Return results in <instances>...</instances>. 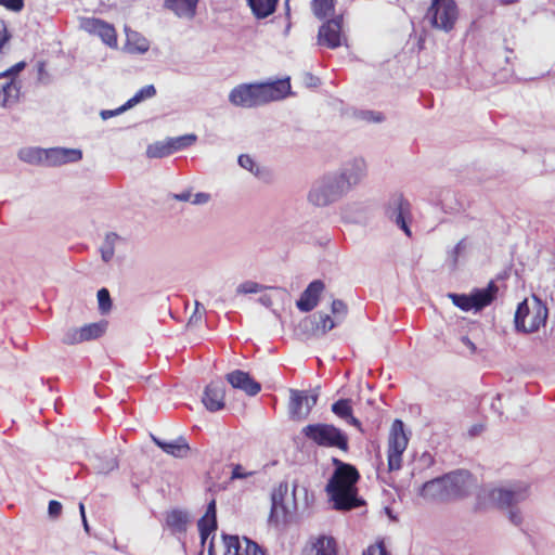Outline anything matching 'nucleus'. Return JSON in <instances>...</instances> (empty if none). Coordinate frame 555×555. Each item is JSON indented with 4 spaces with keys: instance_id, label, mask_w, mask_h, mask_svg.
Returning <instances> with one entry per match:
<instances>
[{
    "instance_id": "nucleus-23",
    "label": "nucleus",
    "mask_w": 555,
    "mask_h": 555,
    "mask_svg": "<svg viewBox=\"0 0 555 555\" xmlns=\"http://www.w3.org/2000/svg\"><path fill=\"white\" fill-rule=\"evenodd\" d=\"M151 438L158 448L173 457H185L190 451V446L183 436H180L172 441H165L154 435H151Z\"/></svg>"
},
{
    "instance_id": "nucleus-13",
    "label": "nucleus",
    "mask_w": 555,
    "mask_h": 555,
    "mask_svg": "<svg viewBox=\"0 0 555 555\" xmlns=\"http://www.w3.org/2000/svg\"><path fill=\"white\" fill-rule=\"evenodd\" d=\"M225 553L223 555H264L259 545L244 537L243 541L238 535L222 534ZM208 555H216L212 542L208 547Z\"/></svg>"
},
{
    "instance_id": "nucleus-8",
    "label": "nucleus",
    "mask_w": 555,
    "mask_h": 555,
    "mask_svg": "<svg viewBox=\"0 0 555 555\" xmlns=\"http://www.w3.org/2000/svg\"><path fill=\"white\" fill-rule=\"evenodd\" d=\"M442 476L449 502L467 496L476 486V479L467 469H455Z\"/></svg>"
},
{
    "instance_id": "nucleus-49",
    "label": "nucleus",
    "mask_w": 555,
    "mask_h": 555,
    "mask_svg": "<svg viewBox=\"0 0 555 555\" xmlns=\"http://www.w3.org/2000/svg\"><path fill=\"white\" fill-rule=\"evenodd\" d=\"M361 116L364 120L372 122H382L385 119L382 113L374 111H363Z\"/></svg>"
},
{
    "instance_id": "nucleus-15",
    "label": "nucleus",
    "mask_w": 555,
    "mask_h": 555,
    "mask_svg": "<svg viewBox=\"0 0 555 555\" xmlns=\"http://www.w3.org/2000/svg\"><path fill=\"white\" fill-rule=\"evenodd\" d=\"M343 16H336L323 23L318 33V43L330 49L341 46Z\"/></svg>"
},
{
    "instance_id": "nucleus-19",
    "label": "nucleus",
    "mask_w": 555,
    "mask_h": 555,
    "mask_svg": "<svg viewBox=\"0 0 555 555\" xmlns=\"http://www.w3.org/2000/svg\"><path fill=\"white\" fill-rule=\"evenodd\" d=\"M227 380L235 388L243 390L248 396H256L261 390V385L255 380L249 373L242 370H234L227 374Z\"/></svg>"
},
{
    "instance_id": "nucleus-25",
    "label": "nucleus",
    "mask_w": 555,
    "mask_h": 555,
    "mask_svg": "<svg viewBox=\"0 0 555 555\" xmlns=\"http://www.w3.org/2000/svg\"><path fill=\"white\" fill-rule=\"evenodd\" d=\"M251 13L257 20H263L272 15L278 7L279 0H246Z\"/></svg>"
},
{
    "instance_id": "nucleus-16",
    "label": "nucleus",
    "mask_w": 555,
    "mask_h": 555,
    "mask_svg": "<svg viewBox=\"0 0 555 555\" xmlns=\"http://www.w3.org/2000/svg\"><path fill=\"white\" fill-rule=\"evenodd\" d=\"M82 159V151L79 149L51 147L44 149V165L49 167L77 163Z\"/></svg>"
},
{
    "instance_id": "nucleus-30",
    "label": "nucleus",
    "mask_w": 555,
    "mask_h": 555,
    "mask_svg": "<svg viewBox=\"0 0 555 555\" xmlns=\"http://www.w3.org/2000/svg\"><path fill=\"white\" fill-rule=\"evenodd\" d=\"M120 240V236L115 232H109L105 235L104 242L100 247L101 258L104 262H109L115 254V244Z\"/></svg>"
},
{
    "instance_id": "nucleus-32",
    "label": "nucleus",
    "mask_w": 555,
    "mask_h": 555,
    "mask_svg": "<svg viewBox=\"0 0 555 555\" xmlns=\"http://www.w3.org/2000/svg\"><path fill=\"white\" fill-rule=\"evenodd\" d=\"M334 7L335 0H313L311 2V10L319 20H324L334 11Z\"/></svg>"
},
{
    "instance_id": "nucleus-53",
    "label": "nucleus",
    "mask_w": 555,
    "mask_h": 555,
    "mask_svg": "<svg viewBox=\"0 0 555 555\" xmlns=\"http://www.w3.org/2000/svg\"><path fill=\"white\" fill-rule=\"evenodd\" d=\"M202 518L217 520V504L216 500H211L206 508V513Z\"/></svg>"
},
{
    "instance_id": "nucleus-58",
    "label": "nucleus",
    "mask_w": 555,
    "mask_h": 555,
    "mask_svg": "<svg viewBox=\"0 0 555 555\" xmlns=\"http://www.w3.org/2000/svg\"><path fill=\"white\" fill-rule=\"evenodd\" d=\"M172 197L179 202H189L192 201V193L190 190H186L181 193L173 194Z\"/></svg>"
},
{
    "instance_id": "nucleus-37",
    "label": "nucleus",
    "mask_w": 555,
    "mask_h": 555,
    "mask_svg": "<svg viewBox=\"0 0 555 555\" xmlns=\"http://www.w3.org/2000/svg\"><path fill=\"white\" fill-rule=\"evenodd\" d=\"M196 139L197 137L195 134H185L177 138H169L168 141L170 147L172 149V153H175L191 146L196 141Z\"/></svg>"
},
{
    "instance_id": "nucleus-39",
    "label": "nucleus",
    "mask_w": 555,
    "mask_h": 555,
    "mask_svg": "<svg viewBox=\"0 0 555 555\" xmlns=\"http://www.w3.org/2000/svg\"><path fill=\"white\" fill-rule=\"evenodd\" d=\"M96 461L98 463L94 465V467L100 474H108L118 467V462L114 456L98 457Z\"/></svg>"
},
{
    "instance_id": "nucleus-64",
    "label": "nucleus",
    "mask_w": 555,
    "mask_h": 555,
    "mask_svg": "<svg viewBox=\"0 0 555 555\" xmlns=\"http://www.w3.org/2000/svg\"><path fill=\"white\" fill-rule=\"evenodd\" d=\"M481 429L482 426L475 425L470 428L469 434L470 436H476Z\"/></svg>"
},
{
    "instance_id": "nucleus-54",
    "label": "nucleus",
    "mask_w": 555,
    "mask_h": 555,
    "mask_svg": "<svg viewBox=\"0 0 555 555\" xmlns=\"http://www.w3.org/2000/svg\"><path fill=\"white\" fill-rule=\"evenodd\" d=\"M508 519L515 526H520L522 524V516L519 509L511 508L508 512Z\"/></svg>"
},
{
    "instance_id": "nucleus-9",
    "label": "nucleus",
    "mask_w": 555,
    "mask_h": 555,
    "mask_svg": "<svg viewBox=\"0 0 555 555\" xmlns=\"http://www.w3.org/2000/svg\"><path fill=\"white\" fill-rule=\"evenodd\" d=\"M426 17L433 28L451 31L457 20V7L454 0H441L436 8L433 9V2L427 10Z\"/></svg>"
},
{
    "instance_id": "nucleus-35",
    "label": "nucleus",
    "mask_w": 555,
    "mask_h": 555,
    "mask_svg": "<svg viewBox=\"0 0 555 555\" xmlns=\"http://www.w3.org/2000/svg\"><path fill=\"white\" fill-rule=\"evenodd\" d=\"M156 95V88L154 85H146L140 90L135 92V94L130 98L127 103L132 108L134 105L139 104L140 102L151 99Z\"/></svg>"
},
{
    "instance_id": "nucleus-34",
    "label": "nucleus",
    "mask_w": 555,
    "mask_h": 555,
    "mask_svg": "<svg viewBox=\"0 0 555 555\" xmlns=\"http://www.w3.org/2000/svg\"><path fill=\"white\" fill-rule=\"evenodd\" d=\"M315 555H337L336 542L333 538H320L314 544Z\"/></svg>"
},
{
    "instance_id": "nucleus-57",
    "label": "nucleus",
    "mask_w": 555,
    "mask_h": 555,
    "mask_svg": "<svg viewBox=\"0 0 555 555\" xmlns=\"http://www.w3.org/2000/svg\"><path fill=\"white\" fill-rule=\"evenodd\" d=\"M501 400H502V395H496V397L493 399L492 403H491V409L498 413L499 416H502L503 415V411H502V403H501Z\"/></svg>"
},
{
    "instance_id": "nucleus-38",
    "label": "nucleus",
    "mask_w": 555,
    "mask_h": 555,
    "mask_svg": "<svg viewBox=\"0 0 555 555\" xmlns=\"http://www.w3.org/2000/svg\"><path fill=\"white\" fill-rule=\"evenodd\" d=\"M449 297L451 298L453 305L457 308H460L463 311H470L474 310V305L472 300V295L466 294H449Z\"/></svg>"
},
{
    "instance_id": "nucleus-24",
    "label": "nucleus",
    "mask_w": 555,
    "mask_h": 555,
    "mask_svg": "<svg viewBox=\"0 0 555 555\" xmlns=\"http://www.w3.org/2000/svg\"><path fill=\"white\" fill-rule=\"evenodd\" d=\"M199 0H164V8L172 11L178 17L193 18Z\"/></svg>"
},
{
    "instance_id": "nucleus-28",
    "label": "nucleus",
    "mask_w": 555,
    "mask_h": 555,
    "mask_svg": "<svg viewBox=\"0 0 555 555\" xmlns=\"http://www.w3.org/2000/svg\"><path fill=\"white\" fill-rule=\"evenodd\" d=\"M106 328V321L86 324L80 327V337H82L83 341L98 339L105 333Z\"/></svg>"
},
{
    "instance_id": "nucleus-21",
    "label": "nucleus",
    "mask_w": 555,
    "mask_h": 555,
    "mask_svg": "<svg viewBox=\"0 0 555 555\" xmlns=\"http://www.w3.org/2000/svg\"><path fill=\"white\" fill-rule=\"evenodd\" d=\"M338 325L337 321L330 314L317 311L304 320V326L310 328L314 335H325Z\"/></svg>"
},
{
    "instance_id": "nucleus-44",
    "label": "nucleus",
    "mask_w": 555,
    "mask_h": 555,
    "mask_svg": "<svg viewBox=\"0 0 555 555\" xmlns=\"http://www.w3.org/2000/svg\"><path fill=\"white\" fill-rule=\"evenodd\" d=\"M466 237L462 238L454 248L450 251L449 258L451 260V264L453 268L457 266L459 257L462 254V251L466 248Z\"/></svg>"
},
{
    "instance_id": "nucleus-22",
    "label": "nucleus",
    "mask_w": 555,
    "mask_h": 555,
    "mask_svg": "<svg viewBox=\"0 0 555 555\" xmlns=\"http://www.w3.org/2000/svg\"><path fill=\"white\" fill-rule=\"evenodd\" d=\"M499 287L494 281H490L487 287L474 288L470 292L474 305V311H481L487 306L491 305L498 296Z\"/></svg>"
},
{
    "instance_id": "nucleus-42",
    "label": "nucleus",
    "mask_w": 555,
    "mask_h": 555,
    "mask_svg": "<svg viewBox=\"0 0 555 555\" xmlns=\"http://www.w3.org/2000/svg\"><path fill=\"white\" fill-rule=\"evenodd\" d=\"M263 288L264 287L257 282L245 281L236 287V294L237 295L256 294V293L261 292Z\"/></svg>"
},
{
    "instance_id": "nucleus-52",
    "label": "nucleus",
    "mask_w": 555,
    "mask_h": 555,
    "mask_svg": "<svg viewBox=\"0 0 555 555\" xmlns=\"http://www.w3.org/2000/svg\"><path fill=\"white\" fill-rule=\"evenodd\" d=\"M210 194L205 192H198L194 196L192 195V204L194 205H204L210 201Z\"/></svg>"
},
{
    "instance_id": "nucleus-6",
    "label": "nucleus",
    "mask_w": 555,
    "mask_h": 555,
    "mask_svg": "<svg viewBox=\"0 0 555 555\" xmlns=\"http://www.w3.org/2000/svg\"><path fill=\"white\" fill-rule=\"evenodd\" d=\"M385 215L392 221L404 234L411 237L410 221L412 219L411 204L402 193L391 194L385 205Z\"/></svg>"
},
{
    "instance_id": "nucleus-43",
    "label": "nucleus",
    "mask_w": 555,
    "mask_h": 555,
    "mask_svg": "<svg viewBox=\"0 0 555 555\" xmlns=\"http://www.w3.org/2000/svg\"><path fill=\"white\" fill-rule=\"evenodd\" d=\"M63 344L65 345H76L82 343V337H80V328H72L67 331L63 338Z\"/></svg>"
},
{
    "instance_id": "nucleus-5",
    "label": "nucleus",
    "mask_w": 555,
    "mask_h": 555,
    "mask_svg": "<svg viewBox=\"0 0 555 555\" xmlns=\"http://www.w3.org/2000/svg\"><path fill=\"white\" fill-rule=\"evenodd\" d=\"M301 434L319 447L349 450L348 435L333 424L315 423L305 426Z\"/></svg>"
},
{
    "instance_id": "nucleus-17",
    "label": "nucleus",
    "mask_w": 555,
    "mask_h": 555,
    "mask_svg": "<svg viewBox=\"0 0 555 555\" xmlns=\"http://www.w3.org/2000/svg\"><path fill=\"white\" fill-rule=\"evenodd\" d=\"M225 386L222 380L210 382L202 398L205 408L210 412H217L224 408Z\"/></svg>"
},
{
    "instance_id": "nucleus-1",
    "label": "nucleus",
    "mask_w": 555,
    "mask_h": 555,
    "mask_svg": "<svg viewBox=\"0 0 555 555\" xmlns=\"http://www.w3.org/2000/svg\"><path fill=\"white\" fill-rule=\"evenodd\" d=\"M366 175L362 158L345 163L338 171L328 172L315 181L308 194V201L317 207H326L343 198Z\"/></svg>"
},
{
    "instance_id": "nucleus-11",
    "label": "nucleus",
    "mask_w": 555,
    "mask_h": 555,
    "mask_svg": "<svg viewBox=\"0 0 555 555\" xmlns=\"http://www.w3.org/2000/svg\"><path fill=\"white\" fill-rule=\"evenodd\" d=\"M288 493V483L282 481L271 492V508L268 518L270 525L278 526L280 522H287L292 514L289 507L285 504V498Z\"/></svg>"
},
{
    "instance_id": "nucleus-7",
    "label": "nucleus",
    "mask_w": 555,
    "mask_h": 555,
    "mask_svg": "<svg viewBox=\"0 0 555 555\" xmlns=\"http://www.w3.org/2000/svg\"><path fill=\"white\" fill-rule=\"evenodd\" d=\"M409 439L404 430V423L396 418L391 425L388 439V470H399L402 465V454L408 447Z\"/></svg>"
},
{
    "instance_id": "nucleus-47",
    "label": "nucleus",
    "mask_w": 555,
    "mask_h": 555,
    "mask_svg": "<svg viewBox=\"0 0 555 555\" xmlns=\"http://www.w3.org/2000/svg\"><path fill=\"white\" fill-rule=\"evenodd\" d=\"M0 90L4 91L8 101L13 96H17L20 93V87H17L13 80L3 85Z\"/></svg>"
},
{
    "instance_id": "nucleus-18",
    "label": "nucleus",
    "mask_w": 555,
    "mask_h": 555,
    "mask_svg": "<svg viewBox=\"0 0 555 555\" xmlns=\"http://www.w3.org/2000/svg\"><path fill=\"white\" fill-rule=\"evenodd\" d=\"M325 288L322 280H313L308 284L306 289L301 293L299 299L296 301V307L301 312L312 311L319 304L320 296Z\"/></svg>"
},
{
    "instance_id": "nucleus-55",
    "label": "nucleus",
    "mask_w": 555,
    "mask_h": 555,
    "mask_svg": "<svg viewBox=\"0 0 555 555\" xmlns=\"http://www.w3.org/2000/svg\"><path fill=\"white\" fill-rule=\"evenodd\" d=\"M363 555H389L386 547L383 544H378L377 547L370 546L363 552Z\"/></svg>"
},
{
    "instance_id": "nucleus-61",
    "label": "nucleus",
    "mask_w": 555,
    "mask_h": 555,
    "mask_svg": "<svg viewBox=\"0 0 555 555\" xmlns=\"http://www.w3.org/2000/svg\"><path fill=\"white\" fill-rule=\"evenodd\" d=\"M9 38L10 36L8 35L5 25L0 23V49L4 46Z\"/></svg>"
},
{
    "instance_id": "nucleus-56",
    "label": "nucleus",
    "mask_w": 555,
    "mask_h": 555,
    "mask_svg": "<svg viewBox=\"0 0 555 555\" xmlns=\"http://www.w3.org/2000/svg\"><path fill=\"white\" fill-rule=\"evenodd\" d=\"M305 83L308 86V87H319L321 85V80L319 77L312 75L311 73H306L305 74Z\"/></svg>"
},
{
    "instance_id": "nucleus-63",
    "label": "nucleus",
    "mask_w": 555,
    "mask_h": 555,
    "mask_svg": "<svg viewBox=\"0 0 555 555\" xmlns=\"http://www.w3.org/2000/svg\"><path fill=\"white\" fill-rule=\"evenodd\" d=\"M348 424L357 427L358 429L362 430L361 429V422L353 416V414L351 413V417H348V420H345Z\"/></svg>"
},
{
    "instance_id": "nucleus-20",
    "label": "nucleus",
    "mask_w": 555,
    "mask_h": 555,
    "mask_svg": "<svg viewBox=\"0 0 555 555\" xmlns=\"http://www.w3.org/2000/svg\"><path fill=\"white\" fill-rule=\"evenodd\" d=\"M418 494L428 501L449 502L443 476L424 482L420 488Z\"/></svg>"
},
{
    "instance_id": "nucleus-31",
    "label": "nucleus",
    "mask_w": 555,
    "mask_h": 555,
    "mask_svg": "<svg viewBox=\"0 0 555 555\" xmlns=\"http://www.w3.org/2000/svg\"><path fill=\"white\" fill-rule=\"evenodd\" d=\"M173 154L169 141H158L150 144L146 149V156L149 158H163Z\"/></svg>"
},
{
    "instance_id": "nucleus-2",
    "label": "nucleus",
    "mask_w": 555,
    "mask_h": 555,
    "mask_svg": "<svg viewBox=\"0 0 555 555\" xmlns=\"http://www.w3.org/2000/svg\"><path fill=\"white\" fill-rule=\"evenodd\" d=\"M332 464L334 472L325 486V492L333 503V508L348 512L364 505L365 501L358 495L357 483L360 474L357 467L337 457H332Z\"/></svg>"
},
{
    "instance_id": "nucleus-48",
    "label": "nucleus",
    "mask_w": 555,
    "mask_h": 555,
    "mask_svg": "<svg viewBox=\"0 0 555 555\" xmlns=\"http://www.w3.org/2000/svg\"><path fill=\"white\" fill-rule=\"evenodd\" d=\"M237 162L242 168H244L250 172H253L254 168L256 167L254 159L247 154L240 155Z\"/></svg>"
},
{
    "instance_id": "nucleus-29",
    "label": "nucleus",
    "mask_w": 555,
    "mask_h": 555,
    "mask_svg": "<svg viewBox=\"0 0 555 555\" xmlns=\"http://www.w3.org/2000/svg\"><path fill=\"white\" fill-rule=\"evenodd\" d=\"M18 158L30 165H44V149L24 147L18 151Z\"/></svg>"
},
{
    "instance_id": "nucleus-12",
    "label": "nucleus",
    "mask_w": 555,
    "mask_h": 555,
    "mask_svg": "<svg viewBox=\"0 0 555 555\" xmlns=\"http://www.w3.org/2000/svg\"><path fill=\"white\" fill-rule=\"evenodd\" d=\"M288 413L291 418H306L318 402V393H309L307 390L289 389Z\"/></svg>"
},
{
    "instance_id": "nucleus-60",
    "label": "nucleus",
    "mask_w": 555,
    "mask_h": 555,
    "mask_svg": "<svg viewBox=\"0 0 555 555\" xmlns=\"http://www.w3.org/2000/svg\"><path fill=\"white\" fill-rule=\"evenodd\" d=\"M26 67V62L25 61H21L18 63H16L15 65L11 66L9 68V72L12 73L13 77H15L16 75H18L24 68Z\"/></svg>"
},
{
    "instance_id": "nucleus-59",
    "label": "nucleus",
    "mask_w": 555,
    "mask_h": 555,
    "mask_svg": "<svg viewBox=\"0 0 555 555\" xmlns=\"http://www.w3.org/2000/svg\"><path fill=\"white\" fill-rule=\"evenodd\" d=\"M298 491H302L305 493V495H307V490L305 487H299L297 483H294L293 485V508L294 511L297 509V500H296V495H297V492Z\"/></svg>"
},
{
    "instance_id": "nucleus-50",
    "label": "nucleus",
    "mask_w": 555,
    "mask_h": 555,
    "mask_svg": "<svg viewBox=\"0 0 555 555\" xmlns=\"http://www.w3.org/2000/svg\"><path fill=\"white\" fill-rule=\"evenodd\" d=\"M62 504L56 500H51L48 505V514L51 518H57L62 513Z\"/></svg>"
},
{
    "instance_id": "nucleus-26",
    "label": "nucleus",
    "mask_w": 555,
    "mask_h": 555,
    "mask_svg": "<svg viewBox=\"0 0 555 555\" xmlns=\"http://www.w3.org/2000/svg\"><path fill=\"white\" fill-rule=\"evenodd\" d=\"M189 515L181 509H173L166 517L167 526L175 533H184L188 529Z\"/></svg>"
},
{
    "instance_id": "nucleus-36",
    "label": "nucleus",
    "mask_w": 555,
    "mask_h": 555,
    "mask_svg": "<svg viewBox=\"0 0 555 555\" xmlns=\"http://www.w3.org/2000/svg\"><path fill=\"white\" fill-rule=\"evenodd\" d=\"M198 531L201 535L202 545L205 544L208 537L217 530V520L199 518L198 522Z\"/></svg>"
},
{
    "instance_id": "nucleus-45",
    "label": "nucleus",
    "mask_w": 555,
    "mask_h": 555,
    "mask_svg": "<svg viewBox=\"0 0 555 555\" xmlns=\"http://www.w3.org/2000/svg\"><path fill=\"white\" fill-rule=\"evenodd\" d=\"M128 109H130V106L126 102L125 104H122L121 106H119V107H117L115 109H102L100 112V116H101V118L103 120H106L108 118H112V117H115L117 115H120V114L125 113Z\"/></svg>"
},
{
    "instance_id": "nucleus-3",
    "label": "nucleus",
    "mask_w": 555,
    "mask_h": 555,
    "mask_svg": "<svg viewBox=\"0 0 555 555\" xmlns=\"http://www.w3.org/2000/svg\"><path fill=\"white\" fill-rule=\"evenodd\" d=\"M289 77L273 81L242 83L233 88L229 101L234 106L251 108L288 96L291 91Z\"/></svg>"
},
{
    "instance_id": "nucleus-14",
    "label": "nucleus",
    "mask_w": 555,
    "mask_h": 555,
    "mask_svg": "<svg viewBox=\"0 0 555 555\" xmlns=\"http://www.w3.org/2000/svg\"><path fill=\"white\" fill-rule=\"evenodd\" d=\"M81 28L92 35L99 36L111 48L117 47V35L113 25L96 17H88L81 21Z\"/></svg>"
},
{
    "instance_id": "nucleus-51",
    "label": "nucleus",
    "mask_w": 555,
    "mask_h": 555,
    "mask_svg": "<svg viewBox=\"0 0 555 555\" xmlns=\"http://www.w3.org/2000/svg\"><path fill=\"white\" fill-rule=\"evenodd\" d=\"M255 473L254 472H246L244 473L243 472V467L241 464H235L233 465V468H232V473H231V479H243V478H247L249 476H253Z\"/></svg>"
},
{
    "instance_id": "nucleus-10",
    "label": "nucleus",
    "mask_w": 555,
    "mask_h": 555,
    "mask_svg": "<svg viewBox=\"0 0 555 555\" xmlns=\"http://www.w3.org/2000/svg\"><path fill=\"white\" fill-rule=\"evenodd\" d=\"M529 496V486L522 482L508 488H495L489 493L490 500L501 508L513 507Z\"/></svg>"
},
{
    "instance_id": "nucleus-62",
    "label": "nucleus",
    "mask_w": 555,
    "mask_h": 555,
    "mask_svg": "<svg viewBox=\"0 0 555 555\" xmlns=\"http://www.w3.org/2000/svg\"><path fill=\"white\" fill-rule=\"evenodd\" d=\"M461 341L467 347L469 348L470 352L472 353H475L477 348H476V345L469 339L468 336H462L461 337Z\"/></svg>"
},
{
    "instance_id": "nucleus-27",
    "label": "nucleus",
    "mask_w": 555,
    "mask_h": 555,
    "mask_svg": "<svg viewBox=\"0 0 555 555\" xmlns=\"http://www.w3.org/2000/svg\"><path fill=\"white\" fill-rule=\"evenodd\" d=\"M126 33H127V47L130 52L143 54L149 51L150 42L145 37L141 36L137 31H132V30L128 31L127 28H126Z\"/></svg>"
},
{
    "instance_id": "nucleus-41",
    "label": "nucleus",
    "mask_w": 555,
    "mask_h": 555,
    "mask_svg": "<svg viewBox=\"0 0 555 555\" xmlns=\"http://www.w3.org/2000/svg\"><path fill=\"white\" fill-rule=\"evenodd\" d=\"M331 311L338 324L343 322L348 313V307L341 299H334L331 305Z\"/></svg>"
},
{
    "instance_id": "nucleus-46",
    "label": "nucleus",
    "mask_w": 555,
    "mask_h": 555,
    "mask_svg": "<svg viewBox=\"0 0 555 555\" xmlns=\"http://www.w3.org/2000/svg\"><path fill=\"white\" fill-rule=\"evenodd\" d=\"M0 5L12 12H21L24 9V0H0Z\"/></svg>"
},
{
    "instance_id": "nucleus-33",
    "label": "nucleus",
    "mask_w": 555,
    "mask_h": 555,
    "mask_svg": "<svg viewBox=\"0 0 555 555\" xmlns=\"http://www.w3.org/2000/svg\"><path fill=\"white\" fill-rule=\"evenodd\" d=\"M331 410L339 418L348 420V417H351L352 413L351 400L339 399L332 404Z\"/></svg>"
},
{
    "instance_id": "nucleus-4",
    "label": "nucleus",
    "mask_w": 555,
    "mask_h": 555,
    "mask_svg": "<svg viewBox=\"0 0 555 555\" xmlns=\"http://www.w3.org/2000/svg\"><path fill=\"white\" fill-rule=\"evenodd\" d=\"M548 315L546 305L535 295L532 296V306H529L528 299L518 304L514 324L518 333L529 334L539 331L545 325Z\"/></svg>"
},
{
    "instance_id": "nucleus-40",
    "label": "nucleus",
    "mask_w": 555,
    "mask_h": 555,
    "mask_svg": "<svg viewBox=\"0 0 555 555\" xmlns=\"http://www.w3.org/2000/svg\"><path fill=\"white\" fill-rule=\"evenodd\" d=\"M99 310L102 314L107 313L112 309V298L107 288L103 287L96 294Z\"/></svg>"
}]
</instances>
